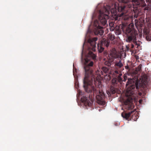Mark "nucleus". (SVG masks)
<instances>
[{
    "label": "nucleus",
    "mask_w": 151,
    "mask_h": 151,
    "mask_svg": "<svg viewBox=\"0 0 151 151\" xmlns=\"http://www.w3.org/2000/svg\"><path fill=\"white\" fill-rule=\"evenodd\" d=\"M142 86L140 83L137 81L135 82L132 78H129L126 84L127 88L126 96L128 97H131L134 94V91L136 87V89H138L140 87Z\"/></svg>",
    "instance_id": "obj_3"
},
{
    "label": "nucleus",
    "mask_w": 151,
    "mask_h": 151,
    "mask_svg": "<svg viewBox=\"0 0 151 151\" xmlns=\"http://www.w3.org/2000/svg\"><path fill=\"white\" fill-rule=\"evenodd\" d=\"M97 37H94L92 39H89L88 40V42L90 44V47L88 48L89 52L87 56L88 57L91 58L93 60L96 59V56L91 50H92L93 51H95L96 47V41H97Z\"/></svg>",
    "instance_id": "obj_4"
},
{
    "label": "nucleus",
    "mask_w": 151,
    "mask_h": 151,
    "mask_svg": "<svg viewBox=\"0 0 151 151\" xmlns=\"http://www.w3.org/2000/svg\"><path fill=\"white\" fill-rule=\"evenodd\" d=\"M114 73L116 74H118L119 73V72L117 70H115L114 71Z\"/></svg>",
    "instance_id": "obj_25"
},
{
    "label": "nucleus",
    "mask_w": 151,
    "mask_h": 151,
    "mask_svg": "<svg viewBox=\"0 0 151 151\" xmlns=\"http://www.w3.org/2000/svg\"><path fill=\"white\" fill-rule=\"evenodd\" d=\"M142 99H140L139 100V103L140 104H141V103H142Z\"/></svg>",
    "instance_id": "obj_26"
},
{
    "label": "nucleus",
    "mask_w": 151,
    "mask_h": 151,
    "mask_svg": "<svg viewBox=\"0 0 151 151\" xmlns=\"http://www.w3.org/2000/svg\"><path fill=\"white\" fill-rule=\"evenodd\" d=\"M112 0V1H112L113 2H114V0Z\"/></svg>",
    "instance_id": "obj_28"
},
{
    "label": "nucleus",
    "mask_w": 151,
    "mask_h": 151,
    "mask_svg": "<svg viewBox=\"0 0 151 151\" xmlns=\"http://www.w3.org/2000/svg\"><path fill=\"white\" fill-rule=\"evenodd\" d=\"M116 78H114L112 80V84H117L118 82Z\"/></svg>",
    "instance_id": "obj_15"
},
{
    "label": "nucleus",
    "mask_w": 151,
    "mask_h": 151,
    "mask_svg": "<svg viewBox=\"0 0 151 151\" xmlns=\"http://www.w3.org/2000/svg\"><path fill=\"white\" fill-rule=\"evenodd\" d=\"M96 15L95 14V13H94L92 15V19H93V18H95V17H96Z\"/></svg>",
    "instance_id": "obj_21"
},
{
    "label": "nucleus",
    "mask_w": 151,
    "mask_h": 151,
    "mask_svg": "<svg viewBox=\"0 0 151 151\" xmlns=\"http://www.w3.org/2000/svg\"><path fill=\"white\" fill-rule=\"evenodd\" d=\"M115 39L114 36H113L111 35L110 37V40H114Z\"/></svg>",
    "instance_id": "obj_19"
},
{
    "label": "nucleus",
    "mask_w": 151,
    "mask_h": 151,
    "mask_svg": "<svg viewBox=\"0 0 151 151\" xmlns=\"http://www.w3.org/2000/svg\"><path fill=\"white\" fill-rule=\"evenodd\" d=\"M135 112L134 110L131 111L128 113H123L122 114V116L124 118L127 119L131 116L132 114H133Z\"/></svg>",
    "instance_id": "obj_9"
},
{
    "label": "nucleus",
    "mask_w": 151,
    "mask_h": 151,
    "mask_svg": "<svg viewBox=\"0 0 151 151\" xmlns=\"http://www.w3.org/2000/svg\"><path fill=\"white\" fill-rule=\"evenodd\" d=\"M109 26L110 27H113L114 24L113 22H110L109 23Z\"/></svg>",
    "instance_id": "obj_22"
},
{
    "label": "nucleus",
    "mask_w": 151,
    "mask_h": 151,
    "mask_svg": "<svg viewBox=\"0 0 151 151\" xmlns=\"http://www.w3.org/2000/svg\"><path fill=\"white\" fill-rule=\"evenodd\" d=\"M93 63L92 61L89 63H85L83 68L85 73V77L83 79V87L86 92L90 93L88 97L83 96L81 99L82 102L84 103L86 106H91L93 101V98L96 97L97 103L101 105H104L105 102L104 101L105 95L102 91L99 90L98 88H96L94 86H92L93 80L89 78L93 76V70L92 66Z\"/></svg>",
    "instance_id": "obj_1"
},
{
    "label": "nucleus",
    "mask_w": 151,
    "mask_h": 151,
    "mask_svg": "<svg viewBox=\"0 0 151 151\" xmlns=\"http://www.w3.org/2000/svg\"><path fill=\"white\" fill-rule=\"evenodd\" d=\"M134 45H133V44L132 43L131 44V45L130 46V47L132 49H133L134 48Z\"/></svg>",
    "instance_id": "obj_23"
},
{
    "label": "nucleus",
    "mask_w": 151,
    "mask_h": 151,
    "mask_svg": "<svg viewBox=\"0 0 151 151\" xmlns=\"http://www.w3.org/2000/svg\"><path fill=\"white\" fill-rule=\"evenodd\" d=\"M124 104V107L127 110H132L134 108L133 104L128 100L125 102Z\"/></svg>",
    "instance_id": "obj_7"
},
{
    "label": "nucleus",
    "mask_w": 151,
    "mask_h": 151,
    "mask_svg": "<svg viewBox=\"0 0 151 151\" xmlns=\"http://www.w3.org/2000/svg\"><path fill=\"white\" fill-rule=\"evenodd\" d=\"M146 39L147 41H150L151 40V34L148 33H146Z\"/></svg>",
    "instance_id": "obj_13"
},
{
    "label": "nucleus",
    "mask_w": 151,
    "mask_h": 151,
    "mask_svg": "<svg viewBox=\"0 0 151 151\" xmlns=\"http://www.w3.org/2000/svg\"><path fill=\"white\" fill-rule=\"evenodd\" d=\"M102 69L104 72L105 73H108L109 71V69L106 67H103Z\"/></svg>",
    "instance_id": "obj_14"
},
{
    "label": "nucleus",
    "mask_w": 151,
    "mask_h": 151,
    "mask_svg": "<svg viewBox=\"0 0 151 151\" xmlns=\"http://www.w3.org/2000/svg\"><path fill=\"white\" fill-rule=\"evenodd\" d=\"M122 32V29H119L116 30L115 33L117 35H119L121 34Z\"/></svg>",
    "instance_id": "obj_16"
},
{
    "label": "nucleus",
    "mask_w": 151,
    "mask_h": 151,
    "mask_svg": "<svg viewBox=\"0 0 151 151\" xmlns=\"http://www.w3.org/2000/svg\"><path fill=\"white\" fill-rule=\"evenodd\" d=\"M109 58L104 62L105 65L108 66L113 65L114 59L118 58V55L117 54V52L115 49H113L110 52Z\"/></svg>",
    "instance_id": "obj_6"
},
{
    "label": "nucleus",
    "mask_w": 151,
    "mask_h": 151,
    "mask_svg": "<svg viewBox=\"0 0 151 151\" xmlns=\"http://www.w3.org/2000/svg\"><path fill=\"white\" fill-rule=\"evenodd\" d=\"M133 4L137 5L140 4L142 6H146V4L145 3L144 0H133Z\"/></svg>",
    "instance_id": "obj_8"
},
{
    "label": "nucleus",
    "mask_w": 151,
    "mask_h": 151,
    "mask_svg": "<svg viewBox=\"0 0 151 151\" xmlns=\"http://www.w3.org/2000/svg\"><path fill=\"white\" fill-rule=\"evenodd\" d=\"M142 93H139V96H141V95H142Z\"/></svg>",
    "instance_id": "obj_27"
},
{
    "label": "nucleus",
    "mask_w": 151,
    "mask_h": 151,
    "mask_svg": "<svg viewBox=\"0 0 151 151\" xmlns=\"http://www.w3.org/2000/svg\"><path fill=\"white\" fill-rule=\"evenodd\" d=\"M125 68L126 69H129V67L128 66H125Z\"/></svg>",
    "instance_id": "obj_24"
},
{
    "label": "nucleus",
    "mask_w": 151,
    "mask_h": 151,
    "mask_svg": "<svg viewBox=\"0 0 151 151\" xmlns=\"http://www.w3.org/2000/svg\"><path fill=\"white\" fill-rule=\"evenodd\" d=\"M142 68V65L141 64L139 65L138 66V68L137 69V70L138 71H140L141 70Z\"/></svg>",
    "instance_id": "obj_17"
},
{
    "label": "nucleus",
    "mask_w": 151,
    "mask_h": 151,
    "mask_svg": "<svg viewBox=\"0 0 151 151\" xmlns=\"http://www.w3.org/2000/svg\"><path fill=\"white\" fill-rule=\"evenodd\" d=\"M109 40H107L106 39L104 38L97 45L98 51L99 53H101L103 52V54L104 56H106L108 53L107 51H104V47L106 46L108 47L109 45Z\"/></svg>",
    "instance_id": "obj_5"
},
{
    "label": "nucleus",
    "mask_w": 151,
    "mask_h": 151,
    "mask_svg": "<svg viewBox=\"0 0 151 151\" xmlns=\"http://www.w3.org/2000/svg\"><path fill=\"white\" fill-rule=\"evenodd\" d=\"M123 66V64L121 62V61L119 60V61H116L114 62V66L118 67L119 68H121Z\"/></svg>",
    "instance_id": "obj_10"
},
{
    "label": "nucleus",
    "mask_w": 151,
    "mask_h": 151,
    "mask_svg": "<svg viewBox=\"0 0 151 151\" xmlns=\"http://www.w3.org/2000/svg\"><path fill=\"white\" fill-rule=\"evenodd\" d=\"M127 79V77L126 75H125L124 76V79L123 80V81L125 82Z\"/></svg>",
    "instance_id": "obj_18"
},
{
    "label": "nucleus",
    "mask_w": 151,
    "mask_h": 151,
    "mask_svg": "<svg viewBox=\"0 0 151 151\" xmlns=\"http://www.w3.org/2000/svg\"><path fill=\"white\" fill-rule=\"evenodd\" d=\"M122 75V74H120L118 76L117 78H116V79L118 80L117 81L118 82L121 83L123 81L121 77V76Z\"/></svg>",
    "instance_id": "obj_12"
},
{
    "label": "nucleus",
    "mask_w": 151,
    "mask_h": 151,
    "mask_svg": "<svg viewBox=\"0 0 151 151\" xmlns=\"http://www.w3.org/2000/svg\"><path fill=\"white\" fill-rule=\"evenodd\" d=\"M134 27V25L133 24H130L122 30L126 35V41L129 43L133 42L135 46H137V48L140 45V42L139 41H137L138 33Z\"/></svg>",
    "instance_id": "obj_2"
},
{
    "label": "nucleus",
    "mask_w": 151,
    "mask_h": 151,
    "mask_svg": "<svg viewBox=\"0 0 151 151\" xmlns=\"http://www.w3.org/2000/svg\"><path fill=\"white\" fill-rule=\"evenodd\" d=\"M146 2L147 3V8L146 7L145 8V10H148V9H150L151 8V0H146Z\"/></svg>",
    "instance_id": "obj_11"
},
{
    "label": "nucleus",
    "mask_w": 151,
    "mask_h": 151,
    "mask_svg": "<svg viewBox=\"0 0 151 151\" xmlns=\"http://www.w3.org/2000/svg\"><path fill=\"white\" fill-rule=\"evenodd\" d=\"M111 91H112V93H113V94H114V93H115L116 92V90L114 88H113L112 89H111Z\"/></svg>",
    "instance_id": "obj_20"
}]
</instances>
